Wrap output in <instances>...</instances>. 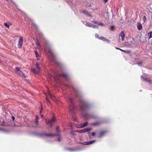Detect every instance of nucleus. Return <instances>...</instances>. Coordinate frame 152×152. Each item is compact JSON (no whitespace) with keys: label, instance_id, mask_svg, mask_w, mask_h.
Here are the masks:
<instances>
[{"label":"nucleus","instance_id":"obj_1","mask_svg":"<svg viewBox=\"0 0 152 152\" xmlns=\"http://www.w3.org/2000/svg\"><path fill=\"white\" fill-rule=\"evenodd\" d=\"M80 102L81 104L80 105V108L82 111L88 110L91 107V105L85 100H81L80 101Z\"/></svg>","mask_w":152,"mask_h":152},{"label":"nucleus","instance_id":"obj_2","mask_svg":"<svg viewBox=\"0 0 152 152\" xmlns=\"http://www.w3.org/2000/svg\"><path fill=\"white\" fill-rule=\"evenodd\" d=\"M70 101L71 102V104L69 107V113L70 114H72L74 116V110L75 109L76 107L73 103L71 99H69Z\"/></svg>","mask_w":152,"mask_h":152},{"label":"nucleus","instance_id":"obj_3","mask_svg":"<svg viewBox=\"0 0 152 152\" xmlns=\"http://www.w3.org/2000/svg\"><path fill=\"white\" fill-rule=\"evenodd\" d=\"M15 70L16 72L19 75L21 76H23L26 78L25 74L20 69V67H17L15 68Z\"/></svg>","mask_w":152,"mask_h":152},{"label":"nucleus","instance_id":"obj_4","mask_svg":"<svg viewBox=\"0 0 152 152\" xmlns=\"http://www.w3.org/2000/svg\"><path fill=\"white\" fill-rule=\"evenodd\" d=\"M55 121V118H53L52 119L50 120H46L45 122L46 124H49L48 125L50 127H51L53 125Z\"/></svg>","mask_w":152,"mask_h":152},{"label":"nucleus","instance_id":"obj_5","mask_svg":"<svg viewBox=\"0 0 152 152\" xmlns=\"http://www.w3.org/2000/svg\"><path fill=\"white\" fill-rule=\"evenodd\" d=\"M92 129L91 128H85L82 130H78L77 132L79 133H82L90 131Z\"/></svg>","mask_w":152,"mask_h":152},{"label":"nucleus","instance_id":"obj_6","mask_svg":"<svg viewBox=\"0 0 152 152\" xmlns=\"http://www.w3.org/2000/svg\"><path fill=\"white\" fill-rule=\"evenodd\" d=\"M23 38L22 37H20L18 42V47L20 48L22 47L23 42Z\"/></svg>","mask_w":152,"mask_h":152},{"label":"nucleus","instance_id":"obj_7","mask_svg":"<svg viewBox=\"0 0 152 152\" xmlns=\"http://www.w3.org/2000/svg\"><path fill=\"white\" fill-rule=\"evenodd\" d=\"M95 141V140H91L89 141L83 143L82 144L83 145H88L92 144Z\"/></svg>","mask_w":152,"mask_h":152},{"label":"nucleus","instance_id":"obj_8","mask_svg":"<svg viewBox=\"0 0 152 152\" xmlns=\"http://www.w3.org/2000/svg\"><path fill=\"white\" fill-rule=\"evenodd\" d=\"M106 132L104 131H100L99 132V135L98 137H101L104 135V134L106 133Z\"/></svg>","mask_w":152,"mask_h":152},{"label":"nucleus","instance_id":"obj_9","mask_svg":"<svg viewBox=\"0 0 152 152\" xmlns=\"http://www.w3.org/2000/svg\"><path fill=\"white\" fill-rule=\"evenodd\" d=\"M119 36L121 37V39L122 41L124 39L125 34L123 31H121L119 34Z\"/></svg>","mask_w":152,"mask_h":152},{"label":"nucleus","instance_id":"obj_10","mask_svg":"<svg viewBox=\"0 0 152 152\" xmlns=\"http://www.w3.org/2000/svg\"><path fill=\"white\" fill-rule=\"evenodd\" d=\"M49 96L52 100H54L56 99V97L53 94H51L50 92L48 93Z\"/></svg>","mask_w":152,"mask_h":152},{"label":"nucleus","instance_id":"obj_11","mask_svg":"<svg viewBox=\"0 0 152 152\" xmlns=\"http://www.w3.org/2000/svg\"><path fill=\"white\" fill-rule=\"evenodd\" d=\"M100 39L104 41L107 42H110V41L109 39L105 38V37H100Z\"/></svg>","mask_w":152,"mask_h":152},{"label":"nucleus","instance_id":"obj_12","mask_svg":"<svg viewBox=\"0 0 152 152\" xmlns=\"http://www.w3.org/2000/svg\"><path fill=\"white\" fill-rule=\"evenodd\" d=\"M83 13L85 15L87 16L88 17H91V15L90 14L86 11H83Z\"/></svg>","mask_w":152,"mask_h":152},{"label":"nucleus","instance_id":"obj_13","mask_svg":"<svg viewBox=\"0 0 152 152\" xmlns=\"http://www.w3.org/2000/svg\"><path fill=\"white\" fill-rule=\"evenodd\" d=\"M4 25L5 26L8 28L10 27V26L12 25V24L10 22H8L7 23H4Z\"/></svg>","mask_w":152,"mask_h":152},{"label":"nucleus","instance_id":"obj_14","mask_svg":"<svg viewBox=\"0 0 152 152\" xmlns=\"http://www.w3.org/2000/svg\"><path fill=\"white\" fill-rule=\"evenodd\" d=\"M137 26L138 29L139 30H141L142 29V26L140 23H138Z\"/></svg>","mask_w":152,"mask_h":152},{"label":"nucleus","instance_id":"obj_15","mask_svg":"<svg viewBox=\"0 0 152 152\" xmlns=\"http://www.w3.org/2000/svg\"><path fill=\"white\" fill-rule=\"evenodd\" d=\"M67 75L66 73H62L61 74L58 75V76H62L64 77H67Z\"/></svg>","mask_w":152,"mask_h":152},{"label":"nucleus","instance_id":"obj_16","mask_svg":"<svg viewBox=\"0 0 152 152\" xmlns=\"http://www.w3.org/2000/svg\"><path fill=\"white\" fill-rule=\"evenodd\" d=\"M35 53L37 58L38 60L40 59V57L38 52L37 51H35Z\"/></svg>","mask_w":152,"mask_h":152},{"label":"nucleus","instance_id":"obj_17","mask_svg":"<svg viewBox=\"0 0 152 152\" xmlns=\"http://www.w3.org/2000/svg\"><path fill=\"white\" fill-rule=\"evenodd\" d=\"M44 135L46 136L47 137H51L54 136H59V134L57 135H56V134H49L48 133H46L44 134Z\"/></svg>","mask_w":152,"mask_h":152},{"label":"nucleus","instance_id":"obj_18","mask_svg":"<svg viewBox=\"0 0 152 152\" xmlns=\"http://www.w3.org/2000/svg\"><path fill=\"white\" fill-rule=\"evenodd\" d=\"M39 64L38 63H36V70H37V72H39L40 70V68L39 66Z\"/></svg>","mask_w":152,"mask_h":152},{"label":"nucleus","instance_id":"obj_19","mask_svg":"<svg viewBox=\"0 0 152 152\" xmlns=\"http://www.w3.org/2000/svg\"><path fill=\"white\" fill-rule=\"evenodd\" d=\"M148 39H150L152 37V31H151L148 33Z\"/></svg>","mask_w":152,"mask_h":152},{"label":"nucleus","instance_id":"obj_20","mask_svg":"<svg viewBox=\"0 0 152 152\" xmlns=\"http://www.w3.org/2000/svg\"><path fill=\"white\" fill-rule=\"evenodd\" d=\"M88 124V122H86L83 123V124L81 126V127H85L86 126H87Z\"/></svg>","mask_w":152,"mask_h":152},{"label":"nucleus","instance_id":"obj_21","mask_svg":"<svg viewBox=\"0 0 152 152\" xmlns=\"http://www.w3.org/2000/svg\"><path fill=\"white\" fill-rule=\"evenodd\" d=\"M92 24L89 22L86 23V26L90 27H92Z\"/></svg>","mask_w":152,"mask_h":152},{"label":"nucleus","instance_id":"obj_22","mask_svg":"<svg viewBox=\"0 0 152 152\" xmlns=\"http://www.w3.org/2000/svg\"><path fill=\"white\" fill-rule=\"evenodd\" d=\"M35 124L36 125H38V118L37 116H36L35 118Z\"/></svg>","mask_w":152,"mask_h":152},{"label":"nucleus","instance_id":"obj_23","mask_svg":"<svg viewBox=\"0 0 152 152\" xmlns=\"http://www.w3.org/2000/svg\"><path fill=\"white\" fill-rule=\"evenodd\" d=\"M143 80L145 81L148 82L149 83H150L151 81V80L149 78L146 77L143 78Z\"/></svg>","mask_w":152,"mask_h":152},{"label":"nucleus","instance_id":"obj_24","mask_svg":"<svg viewBox=\"0 0 152 152\" xmlns=\"http://www.w3.org/2000/svg\"><path fill=\"white\" fill-rule=\"evenodd\" d=\"M100 123L99 122H97L95 123H93L91 124L93 126H97L99 125Z\"/></svg>","mask_w":152,"mask_h":152},{"label":"nucleus","instance_id":"obj_25","mask_svg":"<svg viewBox=\"0 0 152 152\" xmlns=\"http://www.w3.org/2000/svg\"><path fill=\"white\" fill-rule=\"evenodd\" d=\"M97 25L100 26H105L104 24L102 23H98Z\"/></svg>","mask_w":152,"mask_h":152},{"label":"nucleus","instance_id":"obj_26","mask_svg":"<svg viewBox=\"0 0 152 152\" xmlns=\"http://www.w3.org/2000/svg\"><path fill=\"white\" fill-rule=\"evenodd\" d=\"M131 52V51L129 50H124V52L127 53H129Z\"/></svg>","mask_w":152,"mask_h":152},{"label":"nucleus","instance_id":"obj_27","mask_svg":"<svg viewBox=\"0 0 152 152\" xmlns=\"http://www.w3.org/2000/svg\"><path fill=\"white\" fill-rule=\"evenodd\" d=\"M31 70L32 71L35 73H37V70H36V68L35 69L31 68Z\"/></svg>","mask_w":152,"mask_h":152},{"label":"nucleus","instance_id":"obj_28","mask_svg":"<svg viewBox=\"0 0 152 152\" xmlns=\"http://www.w3.org/2000/svg\"><path fill=\"white\" fill-rule=\"evenodd\" d=\"M94 28H99V27L98 26H95L92 24V27Z\"/></svg>","mask_w":152,"mask_h":152},{"label":"nucleus","instance_id":"obj_29","mask_svg":"<svg viewBox=\"0 0 152 152\" xmlns=\"http://www.w3.org/2000/svg\"><path fill=\"white\" fill-rule=\"evenodd\" d=\"M33 25L35 26L36 28L37 29L38 28V26L35 23H33Z\"/></svg>","mask_w":152,"mask_h":152},{"label":"nucleus","instance_id":"obj_30","mask_svg":"<svg viewBox=\"0 0 152 152\" xmlns=\"http://www.w3.org/2000/svg\"><path fill=\"white\" fill-rule=\"evenodd\" d=\"M114 29V27L113 26H112L110 27V29L111 31H113Z\"/></svg>","mask_w":152,"mask_h":152},{"label":"nucleus","instance_id":"obj_31","mask_svg":"<svg viewBox=\"0 0 152 152\" xmlns=\"http://www.w3.org/2000/svg\"><path fill=\"white\" fill-rule=\"evenodd\" d=\"M143 19L145 22H146L147 21V19L145 16H144L143 17Z\"/></svg>","mask_w":152,"mask_h":152},{"label":"nucleus","instance_id":"obj_32","mask_svg":"<svg viewBox=\"0 0 152 152\" xmlns=\"http://www.w3.org/2000/svg\"><path fill=\"white\" fill-rule=\"evenodd\" d=\"M95 36V37L96 38L100 39V37H99V35L98 34H96Z\"/></svg>","mask_w":152,"mask_h":152},{"label":"nucleus","instance_id":"obj_33","mask_svg":"<svg viewBox=\"0 0 152 152\" xmlns=\"http://www.w3.org/2000/svg\"><path fill=\"white\" fill-rule=\"evenodd\" d=\"M36 45L38 46H40V45L39 41H37L36 42Z\"/></svg>","mask_w":152,"mask_h":152},{"label":"nucleus","instance_id":"obj_34","mask_svg":"<svg viewBox=\"0 0 152 152\" xmlns=\"http://www.w3.org/2000/svg\"><path fill=\"white\" fill-rule=\"evenodd\" d=\"M1 122V125L3 126H5L4 122V121H3L2 122Z\"/></svg>","mask_w":152,"mask_h":152},{"label":"nucleus","instance_id":"obj_35","mask_svg":"<svg viewBox=\"0 0 152 152\" xmlns=\"http://www.w3.org/2000/svg\"><path fill=\"white\" fill-rule=\"evenodd\" d=\"M42 109H41V110L40 111V115H41V117L42 118H43V115H41V114L42 113Z\"/></svg>","mask_w":152,"mask_h":152},{"label":"nucleus","instance_id":"obj_36","mask_svg":"<svg viewBox=\"0 0 152 152\" xmlns=\"http://www.w3.org/2000/svg\"><path fill=\"white\" fill-rule=\"evenodd\" d=\"M56 131L58 133L59 132V129L58 127H57L56 128Z\"/></svg>","mask_w":152,"mask_h":152},{"label":"nucleus","instance_id":"obj_37","mask_svg":"<svg viewBox=\"0 0 152 152\" xmlns=\"http://www.w3.org/2000/svg\"><path fill=\"white\" fill-rule=\"evenodd\" d=\"M69 151H74L75 150H74V149H72V148H69Z\"/></svg>","mask_w":152,"mask_h":152},{"label":"nucleus","instance_id":"obj_38","mask_svg":"<svg viewBox=\"0 0 152 152\" xmlns=\"http://www.w3.org/2000/svg\"><path fill=\"white\" fill-rule=\"evenodd\" d=\"M92 22L95 24H97V22L96 21H92Z\"/></svg>","mask_w":152,"mask_h":152},{"label":"nucleus","instance_id":"obj_39","mask_svg":"<svg viewBox=\"0 0 152 152\" xmlns=\"http://www.w3.org/2000/svg\"><path fill=\"white\" fill-rule=\"evenodd\" d=\"M91 134L93 136H94L95 135V133L94 132H92L91 133Z\"/></svg>","mask_w":152,"mask_h":152},{"label":"nucleus","instance_id":"obj_40","mask_svg":"<svg viewBox=\"0 0 152 152\" xmlns=\"http://www.w3.org/2000/svg\"><path fill=\"white\" fill-rule=\"evenodd\" d=\"M12 120H13V121H14L15 120V118L14 116H12Z\"/></svg>","mask_w":152,"mask_h":152},{"label":"nucleus","instance_id":"obj_41","mask_svg":"<svg viewBox=\"0 0 152 152\" xmlns=\"http://www.w3.org/2000/svg\"><path fill=\"white\" fill-rule=\"evenodd\" d=\"M108 1V0H104V3H106Z\"/></svg>","mask_w":152,"mask_h":152},{"label":"nucleus","instance_id":"obj_42","mask_svg":"<svg viewBox=\"0 0 152 152\" xmlns=\"http://www.w3.org/2000/svg\"><path fill=\"white\" fill-rule=\"evenodd\" d=\"M46 99V101H47V103H50V101H49L48 99H47V98Z\"/></svg>","mask_w":152,"mask_h":152},{"label":"nucleus","instance_id":"obj_43","mask_svg":"<svg viewBox=\"0 0 152 152\" xmlns=\"http://www.w3.org/2000/svg\"><path fill=\"white\" fill-rule=\"evenodd\" d=\"M115 48L116 49H117V50H120V48H117V47H115Z\"/></svg>","mask_w":152,"mask_h":152},{"label":"nucleus","instance_id":"obj_44","mask_svg":"<svg viewBox=\"0 0 152 152\" xmlns=\"http://www.w3.org/2000/svg\"><path fill=\"white\" fill-rule=\"evenodd\" d=\"M120 50L121 51L124 52V50H123L122 49H120H120L119 50Z\"/></svg>","mask_w":152,"mask_h":152},{"label":"nucleus","instance_id":"obj_45","mask_svg":"<svg viewBox=\"0 0 152 152\" xmlns=\"http://www.w3.org/2000/svg\"><path fill=\"white\" fill-rule=\"evenodd\" d=\"M89 5H88L89 7H91V4L90 3H89Z\"/></svg>","mask_w":152,"mask_h":152},{"label":"nucleus","instance_id":"obj_46","mask_svg":"<svg viewBox=\"0 0 152 152\" xmlns=\"http://www.w3.org/2000/svg\"><path fill=\"white\" fill-rule=\"evenodd\" d=\"M137 64L138 65L140 64V63H137Z\"/></svg>","mask_w":152,"mask_h":152},{"label":"nucleus","instance_id":"obj_47","mask_svg":"<svg viewBox=\"0 0 152 152\" xmlns=\"http://www.w3.org/2000/svg\"><path fill=\"white\" fill-rule=\"evenodd\" d=\"M58 139V140H59V141H60V139H59V138Z\"/></svg>","mask_w":152,"mask_h":152},{"label":"nucleus","instance_id":"obj_48","mask_svg":"<svg viewBox=\"0 0 152 152\" xmlns=\"http://www.w3.org/2000/svg\"><path fill=\"white\" fill-rule=\"evenodd\" d=\"M74 120H75V121H76V119H74Z\"/></svg>","mask_w":152,"mask_h":152},{"label":"nucleus","instance_id":"obj_49","mask_svg":"<svg viewBox=\"0 0 152 152\" xmlns=\"http://www.w3.org/2000/svg\"><path fill=\"white\" fill-rule=\"evenodd\" d=\"M151 19H152V16H151Z\"/></svg>","mask_w":152,"mask_h":152}]
</instances>
